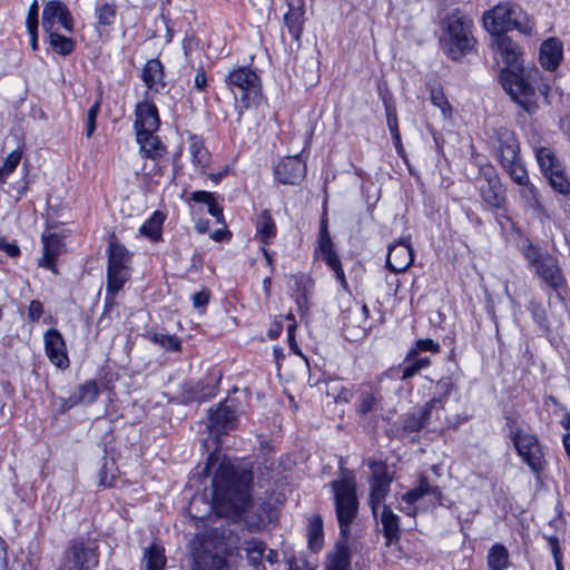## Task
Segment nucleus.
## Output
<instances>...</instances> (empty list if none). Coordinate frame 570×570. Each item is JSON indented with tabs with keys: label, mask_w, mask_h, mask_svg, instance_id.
Masks as SVG:
<instances>
[{
	"label": "nucleus",
	"mask_w": 570,
	"mask_h": 570,
	"mask_svg": "<svg viewBox=\"0 0 570 570\" xmlns=\"http://www.w3.org/2000/svg\"><path fill=\"white\" fill-rule=\"evenodd\" d=\"M492 48L505 63L500 72V82L507 94L525 111L537 109V90L530 75H525L522 52L519 45L508 35L492 37Z\"/></svg>",
	"instance_id": "f257e3e1"
},
{
	"label": "nucleus",
	"mask_w": 570,
	"mask_h": 570,
	"mask_svg": "<svg viewBox=\"0 0 570 570\" xmlns=\"http://www.w3.org/2000/svg\"><path fill=\"white\" fill-rule=\"evenodd\" d=\"M494 149L498 161L511 180L521 187L520 195L532 208L540 206V195L530 181L525 164L521 157L520 141L517 134L507 127L493 130Z\"/></svg>",
	"instance_id": "f03ea898"
},
{
	"label": "nucleus",
	"mask_w": 570,
	"mask_h": 570,
	"mask_svg": "<svg viewBox=\"0 0 570 570\" xmlns=\"http://www.w3.org/2000/svg\"><path fill=\"white\" fill-rule=\"evenodd\" d=\"M248 503V481L235 468L223 462L213 478V509L217 514L236 518Z\"/></svg>",
	"instance_id": "7ed1b4c3"
},
{
	"label": "nucleus",
	"mask_w": 570,
	"mask_h": 570,
	"mask_svg": "<svg viewBox=\"0 0 570 570\" xmlns=\"http://www.w3.org/2000/svg\"><path fill=\"white\" fill-rule=\"evenodd\" d=\"M473 21L459 9L448 13L440 22V45L444 53L453 61H460L470 53L475 45Z\"/></svg>",
	"instance_id": "20e7f679"
},
{
	"label": "nucleus",
	"mask_w": 570,
	"mask_h": 570,
	"mask_svg": "<svg viewBox=\"0 0 570 570\" xmlns=\"http://www.w3.org/2000/svg\"><path fill=\"white\" fill-rule=\"evenodd\" d=\"M484 29L492 37L507 35L517 30L523 35H531L534 22L520 4L511 1L499 2L493 8L487 10L482 16Z\"/></svg>",
	"instance_id": "39448f33"
},
{
	"label": "nucleus",
	"mask_w": 570,
	"mask_h": 570,
	"mask_svg": "<svg viewBox=\"0 0 570 570\" xmlns=\"http://www.w3.org/2000/svg\"><path fill=\"white\" fill-rule=\"evenodd\" d=\"M191 570H227V548L217 530L197 534L190 542Z\"/></svg>",
	"instance_id": "423d86ee"
},
{
	"label": "nucleus",
	"mask_w": 570,
	"mask_h": 570,
	"mask_svg": "<svg viewBox=\"0 0 570 570\" xmlns=\"http://www.w3.org/2000/svg\"><path fill=\"white\" fill-rule=\"evenodd\" d=\"M226 87L234 95L239 104L238 115L242 117L243 109L258 107L263 99V86L259 75L247 66L233 68L224 79Z\"/></svg>",
	"instance_id": "0eeeda50"
},
{
	"label": "nucleus",
	"mask_w": 570,
	"mask_h": 570,
	"mask_svg": "<svg viewBox=\"0 0 570 570\" xmlns=\"http://www.w3.org/2000/svg\"><path fill=\"white\" fill-rule=\"evenodd\" d=\"M331 487L334 493L335 511L341 534L346 538L350 524L356 517L358 508L355 478L353 475H344L340 480L332 481Z\"/></svg>",
	"instance_id": "6e6552de"
},
{
	"label": "nucleus",
	"mask_w": 570,
	"mask_h": 570,
	"mask_svg": "<svg viewBox=\"0 0 570 570\" xmlns=\"http://www.w3.org/2000/svg\"><path fill=\"white\" fill-rule=\"evenodd\" d=\"M354 412L358 422L377 424L385 420L384 397L381 386L364 382L355 387Z\"/></svg>",
	"instance_id": "1a4fd4ad"
},
{
	"label": "nucleus",
	"mask_w": 570,
	"mask_h": 570,
	"mask_svg": "<svg viewBox=\"0 0 570 570\" xmlns=\"http://www.w3.org/2000/svg\"><path fill=\"white\" fill-rule=\"evenodd\" d=\"M99 564V546L95 539L79 538L67 547L58 570H94Z\"/></svg>",
	"instance_id": "9d476101"
},
{
	"label": "nucleus",
	"mask_w": 570,
	"mask_h": 570,
	"mask_svg": "<svg viewBox=\"0 0 570 570\" xmlns=\"http://www.w3.org/2000/svg\"><path fill=\"white\" fill-rule=\"evenodd\" d=\"M370 469L372 476L370 479V505L372 513L377 519L379 510L383 509L385 499L390 493L392 478L387 473V466L382 462H371Z\"/></svg>",
	"instance_id": "9b49d317"
},
{
	"label": "nucleus",
	"mask_w": 570,
	"mask_h": 570,
	"mask_svg": "<svg viewBox=\"0 0 570 570\" xmlns=\"http://www.w3.org/2000/svg\"><path fill=\"white\" fill-rule=\"evenodd\" d=\"M222 377V372H212L196 383L184 384L181 391L183 402L203 403L212 400L218 393Z\"/></svg>",
	"instance_id": "f8f14e48"
},
{
	"label": "nucleus",
	"mask_w": 570,
	"mask_h": 570,
	"mask_svg": "<svg viewBox=\"0 0 570 570\" xmlns=\"http://www.w3.org/2000/svg\"><path fill=\"white\" fill-rule=\"evenodd\" d=\"M512 440L523 462L533 471H540L543 465V454L537 438L527 430H517Z\"/></svg>",
	"instance_id": "ddd939ff"
},
{
	"label": "nucleus",
	"mask_w": 570,
	"mask_h": 570,
	"mask_svg": "<svg viewBox=\"0 0 570 570\" xmlns=\"http://www.w3.org/2000/svg\"><path fill=\"white\" fill-rule=\"evenodd\" d=\"M244 551L247 562L254 570H277L278 554L257 539L246 540Z\"/></svg>",
	"instance_id": "4468645a"
},
{
	"label": "nucleus",
	"mask_w": 570,
	"mask_h": 570,
	"mask_svg": "<svg viewBox=\"0 0 570 570\" xmlns=\"http://www.w3.org/2000/svg\"><path fill=\"white\" fill-rule=\"evenodd\" d=\"M57 22L66 31L73 32L75 21L67 4L60 0H50L45 3L42 10L41 26L43 31L53 30Z\"/></svg>",
	"instance_id": "2eb2a0df"
},
{
	"label": "nucleus",
	"mask_w": 570,
	"mask_h": 570,
	"mask_svg": "<svg viewBox=\"0 0 570 570\" xmlns=\"http://www.w3.org/2000/svg\"><path fill=\"white\" fill-rule=\"evenodd\" d=\"M306 173L307 166L301 156L285 157L274 167V177L283 185H299Z\"/></svg>",
	"instance_id": "dca6fc26"
},
{
	"label": "nucleus",
	"mask_w": 570,
	"mask_h": 570,
	"mask_svg": "<svg viewBox=\"0 0 570 570\" xmlns=\"http://www.w3.org/2000/svg\"><path fill=\"white\" fill-rule=\"evenodd\" d=\"M45 352L50 363L60 370L70 365L67 346L61 332L57 328H49L43 334Z\"/></svg>",
	"instance_id": "f3484780"
},
{
	"label": "nucleus",
	"mask_w": 570,
	"mask_h": 570,
	"mask_svg": "<svg viewBox=\"0 0 570 570\" xmlns=\"http://www.w3.org/2000/svg\"><path fill=\"white\" fill-rule=\"evenodd\" d=\"M135 134L138 131H158L160 128V116L155 102L148 98V91L145 92V99L137 102L135 107Z\"/></svg>",
	"instance_id": "a211bd4d"
},
{
	"label": "nucleus",
	"mask_w": 570,
	"mask_h": 570,
	"mask_svg": "<svg viewBox=\"0 0 570 570\" xmlns=\"http://www.w3.org/2000/svg\"><path fill=\"white\" fill-rule=\"evenodd\" d=\"M42 255L38 259V266L59 274L57 262L59 256L65 252V243L62 236L57 233H43L41 236Z\"/></svg>",
	"instance_id": "6ab92c4d"
},
{
	"label": "nucleus",
	"mask_w": 570,
	"mask_h": 570,
	"mask_svg": "<svg viewBox=\"0 0 570 570\" xmlns=\"http://www.w3.org/2000/svg\"><path fill=\"white\" fill-rule=\"evenodd\" d=\"M314 258L322 261L328 267V269L334 273V276L340 285L344 289H347L348 283L341 262V257L335 248L333 240L316 243L314 248Z\"/></svg>",
	"instance_id": "aec40b11"
},
{
	"label": "nucleus",
	"mask_w": 570,
	"mask_h": 570,
	"mask_svg": "<svg viewBox=\"0 0 570 570\" xmlns=\"http://www.w3.org/2000/svg\"><path fill=\"white\" fill-rule=\"evenodd\" d=\"M240 414L239 403L236 399H225L216 409L208 410L209 425L207 428H227L237 424Z\"/></svg>",
	"instance_id": "412c9836"
},
{
	"label": "nucleus",
	"mask_w": 570,
	"mask_h": 570,
	"mask_svg": "<svg viewBox=\"0 0 570 570\" xmlns=\"http://www.w3.org/2000/svg\"><path fill=\"white\" fill-rule=\"evenodd\" d=\"M288 10L283 16L284 26L296 42H301L305 24V0H285Z\"/></svg>",
	"instance_id": "4be33fe9"
},
{
	"label": "nucleus",
	"mask_w": 570,
	"mask_h": 570,
	"mask_svg": "<svg viewBox=\"0 0 570 570\" xmlns=\"http://www.w3.org/2000/svg\"><path fill=\"white\" fill-rule=\"evenodd\" d=\"M414 261L412 246L409 242H397L387 250L386 267L394 274L405 272Z\"/></svg>",
	"instance_id": "5701e85b"
},
{
	"label": "nucleus",
	"mask_w": 570,
	"mask_h": 570,
	"mask_svg": "<svg viewBox=\"0 0 570 570\" xmlns=\"http://www.w3.org/2000/svg\"><path fill=\"white\" fill-rule=\"evenodd\" d=\"M431 497L432 503H440L442 492L438 487H432L428 482L425 478L420 480V483L416 488L410 490L402 497V501L407 504L406 508H402L409 515H414L416 513V508L413 507L420 499L423 497Z\"/></svg>",
	"instance_id": "b1692460"
},
{
	"label": "nucleus",
	"mask_w": 570,
	"mask_h": 570,
	"mask_svg": "<svg viewBox=\"0 0 570 570\" xmlns=\"http://www.w3.org/2000/svg\"><path fill=\"white\" fill-rule=\"evenodd\" d=\"M140 78L146 85L148 92L153 91L155 94H159L167 86V82L165 81L164 65L157 58L147 60L141 70Z\"/></svg>",
	"instance_id": "393cba45"
},
{
	"label": "nucleus",
	"mask_w": 570,
	"mask_h": 570,
	"mask_svg": "<svg viewBox=\"0 0 570 570\" xmlns=\"http://www.w3.org/2000/svg\"><path fill=\"white\" fill-rule=\"evenodd\" d=\"M563 59V45L556 37L548 38L540 46L539 62L546 70H556Z\"/></svg>",
	"instance_id": "a878e982"
},
{
	"label": "nucleus",
	"mask_w": 570,
	"mask_h": 570,
	"mask_svg": "<svg viewBox=\"0 0 570 570\" xmlns=\"http://www.w3.org/2000/svg\"><path fill=\"white\" fill-rule=\"evenodd\" d=\"M156 131H138L136 141L142 158L159 160L167 153L166 145L155 135Z\"/></svg>",
	"instance_id": "bb28decb"
},
{
	"label": "nucleus",
	"mask_w": 570,
	"mask_h": 570,
	"mask_svg": "<svg viewBox=\"0 0 570 570\" xmlns=\"http://www.w3.org/2000/svg\"><path fill=\"white\" fill-rule=\"evenodd\" d=\"M532 149L540 171L546 179L566 167L550 147L532 145Z\"/></svg>",
	"instance_id": "cd10ccee"
},
{
	"label": "nucleus",
	"mask_w": 570,
	"mask_h": 570,
	"mask_svg": "<svg viewBox=\"0 0 570 570\" xmlns=\"http://www.w3.org/2000/svg\"><path fill=\"white\" fill-rule=\"evenodd\" d=\"M131 257L132 254L111 233L108 237L107 267L130 268Z\"/></svg>",
	"instance_id": "c85d7f7f"
},
{
	"label": "nucleus",
	"mask_w": 570,
	"mask_h": 570,
	"mask_svg": "<svg viewBox=\"0 0 570 570\" xmlns=\"http://www.w3.org/2000/svg\"><path fill=\"white\" fill-rule=\"evenodd\" d=\"M187 141L191 163L199 169L200 174H206V169L210 161V153L205 146L203 136L189 132Z\"/></svg>",
	"instance_id": "c756f323"
},
{
	"label": "nucleus",
	"mask_w": 570,
	"mask_h": 570,
	"mask_svg": "<svg viewBox=\"0 0 570 570\" xmlns=\"http://www.w3.org/2000/svg\"><path fill=\"white\" fill-rule=\"evenodd\" d=\"M277 226L268 209L262 210L255 222V237L264 246L273 244Z\"/></svg>",
	"instance_id": "7c9ffc66"
},
{
	"label": "nucleus",
	"mask_w": 570,
	"mask_h": 570,
	"mask_svg": "<svg viewBox=\"0 0 570 570\" xmlns=\"http://www.w3.org/2000/svg\"><path fill=\"white\" fill-rule=\"evenodd\" d=\"M543 412L547 413V425L570 428V412L556 397H544Z\"/></svg>",
	"instance_id": "2f4dec72"
},
{
	"label": "nucleus",
	"mask_w": 570,
	"mask_h": 570,
	"mask_svg": "<svg viewBox=\"0 0 570 570\" xmlns=\"http://www.w3.org/2000/svg\"><path fill=\"white\" fill-rule=\"evenodd\" d=\"M325 570H351V553L345 540L336 542L327 553Z\"/></svg>",
	"instance_id": "473e14b6"
},
{
	"label": "nucleus",
	"mask_w": 570,
	"mask_h": 570,
	"mask_svg": "<svg viewBox=\"0 0 570 570\" xmlns=\"http://www.w3.org/2000/svg\"><path fill=\"white\" fill-rule=\"evenodd\" d=\"M535 272L547 285L556 291L566 283L561 268L552 257L547 256L546 259L537 266Z\"/></svg>",
	"instance_id": "72a5a7b5"
},
{
	"label": "nucleus",
	"mask_w": 570,
	"mask_h": 570,
	"mask_svg": "<svg viewBox=\"0 0 570 570\" xmlns=\"http://www.w3.org/2000/svg\"><path fill=\"white\" fill-rule=\"evenodd\" d=\"M479 193L482 200L492 208L501 209L507 204L505 189L501 180L491 184H481Z\"/></svg>",
	"instance_id": "f704fd0d"
},
{
	"label": "nucleus",
	"mask_w": 570,
	"mask_h": 570,
	"mask_svg": "<svg viewBox=\"0 0 570 570\" xmlns=\"http://www.w3.org/2000/svg\"><path fill=\"white\" fill-rule=\"evenodd\" d=\"M189 202L205 204L208 214L212 215L218 224L225 225L223 207L218 205L213 193L206 190L193 191L190 194Z\"/></svg>",
	"instance_id": "c9c22d12"
},
{
	"label": "nucleus",
	"mask_w": 570,
	"mask_h": 570,
	"mask_svg": "<svg viewBox=\"0 0 570 570\" xmlns=\"http://www.w3.org/2000/svg\"><path fill=\"white\" fill-rule=\"evenodd\" d=\"M166 215L160 210H155L150 217L140 226L139 232L151 242H159L163 237V225Z\"/></svg>",
	"instance_id": "e433bc0d"
},
{
	"label": "nucleus",
	"mask_w": 570,
	"mask_h": 570,
	"mask_svg": "<svg viewBox=\"0 0 570 570\" xmlns=\"http://www.w3.org/2000/svg\"><path fill=\"white\" fill-rule=\"evenodd\" d=\"M46 33L48 35L49 45L55 53L66 57L75 51L76 41L72 38L66 37L55 29Z\"/></svg>",
	"instance_id": "4c0bfd02"
},
{
	"label": "nucleus",
	"mask_w": 570,
	"mask_h": 570,
	"mask_svg": "<svg viewBox=\"0 0 570 570\" xmlns=\"http://www.w3.org/2000/svg\"><path fill=\"white\" fill-rule=\"evenodd\" d=\"M380 521L387 541L397 540L400 535L399 517L389 507L383 505Z\"/></svg>",
	"instance_id": "58836bf2"
},
{
	"label": "nucleus",
	"mask_w": 570,
	"mask_h": 570,
	"mask_svg": "<svg viewBox=\"0 0 570 570\" xmlns=\"http://www.w3.org/2000/svg\"><path fill=\"white\" fill-rule=\"evenodd\" d=\"M443 406L439 404L438 400L428 401L422 407H420L414 413V419L416 422L415 428H425L432 422V417H439L440 413L443 411Z\"/></svg>",
	"instance_id": "ea45409f"
},
{
	"label": "nucleus",
	"mask_w": 570,
	"mask_h": 570,
	"mask_svg": "<svg viewBox=\"0 0 570 570\" xmlns=\"http://www.w3.org/2000/svg\"><path fill=\"white\" fill-rule=\"evenodd\" d=\"M487 562L490 570H505L509 567L508 549L500 543L493 544L488 552Z\"/></svg>",
	"instance_id": "a19ab883"
},
{
	"label": "nucleus",
	"mask_w": 570,
	"mask_h": 570,
	"mask_svg": "<svg viewBox=\"0 0 570 570\" xmlns=\"http://www.w3.org/2000/svg\"><path fill=\"white\" fill-rule=\"evenodd\" d=\"M144 559L146 570H163L166 564L165 550L157 543L145 549Z\"/></svg>",
	"instance_id": "79ce46f5"
},
{
	"label": "nucleus",
	"mask_w": 570,
	"mask_h": 570,
	"mask_svg": "<svg viewBox=\"0 0 570 570\" xmlns=\"http://www.w3.org/2000/svg\"><path fill=\"white\" fill-rule=\"evenodd\" d=\"M130 268L107 267L106 287L110 292H120L128 282Z\"/></svg>",
	"instance_id": "37998d69"
},
{
	"label": "nucleus",
	"mask_w": 570,
	"mask_h": 570,
	"mask_svg": "<svg viewBox=\"0 0 570 570\" xmlns=\"http://www.w3.org/2000/svg\"><path fill=\"white\" fill-rule=\"evenodd\" d=\"M95 18L98 26L109 27L114 24L117 18V4L115 2L97 3Z\"/></svg>",
	"instance_id": "c03bdc74"
},
{
	"label": "nucleus",
	"mask_w": 570,
	"mask_h": 570,
	"mask_svg": "<svg viewBox=\"0 0 570 570\" xmlns=\"http://www.w3.org/2000/svg\"><path fill=\"white\" fill-rule=\"evenodd\" d=\"M99 395V386L95 380L86 381L80 384L73 396L78 404H91L96 401Z\"/></svg>",
	"instance_id": "a18cd8bd"
},
{
	"label": "nucleus",
	"mask_w": 570,
	"mask_h": 570,
	"mask_svg": "<svg viewBox=\"0 0 570 570\" xmlns=\"http://www.w3.org/2000/svg\"><path fill=\"white\" fill-rule=\"evenodd\" d=\"M307 535L309 549L318 551L323 544V522L320 515L309 519Z\"/></svg>",
	"instance_id": "49530a36"
},
{
	"label": "nucleus",
	"mask_w": 570,
	"mask_h": 570,
	"mask_svg": "<svg viewBox=\"0 0 570 570\" xmlns=\"http://www.w3.org/2000/svg\"><path fill=\"white\" fill-rule=\"evenodd\" d=\"M22 158V150L17 148L12 150L0 166V186H3L9 176L14 173Z\"/></svg>",
	"instance_id": "de8ad7c7"
},
{
	"label": "nucleus",
	"mask_w": 570,
	"mask_h": 570,
	"mask_svg": "<svg viewBox=\"0 0 570 570\" xmlns=\"http://www.w3.org/2000/svg\"><path fill=\"white\" fill-rule=\"evenodd\" d=\"M547 181L554 193L562 196L570 195V177L566 167L551 175Z\"/></svg>",
	"instance_id": "09e8293b"
},
{
	"label": "nucleus",
	"mask_w": 570,
	"mask_h": 570,
	"mask_svg": "<svg viewBox=\"0 0 570 570\" xmlns=\"http://www.w3.org/2000/svg\"><path fill=\"white\" fill-rule=\"evenodd\" d=\"M148 340L170 352H180L183 348L180 340L176 335L153 333L147 335Z\"/></svg>",
	"instance_id": "8fccbe9b"
},
{
	"label": "nucleus",
	"mask_w": 570,
	"mask_h": 570,
	"mask_svg": "<svg viewBox=\"0 0 570 570\" xmlns=\"http://www.w3.org/2000/svg\"><path fill=\"white\" fill-rule=\"evenodd\" d=\"M440 351V344L434 342L432 338H420L415 341L414 345L407 351L405 355V362L411 361L422 352H431L433 354H438Z\"/></svg>",
	"instance_id": "3c124183"
},
{
	"label": "nucleus",
	"mask_w": 570,
	"mask_h": 570,
	"mask_svg": "<svg viewBox=\"0 0 570 570\" xmlns=\"http://www.w3.org/2000/svg\"><path fill=\"white\" fill-rule=\"evenodd\" d=\"M431 365V360L428 356L414 357L409 362L404 361V365L402 367L401 380L406 381L415 376L420 371L429 367Z\"/></svg>",
	"instance_id": "603ef678"
},
{
	"label": "nucleus",
	"mask_w": 570,
	"mask_h": 570,
	"mask_svg": "<svg viewBox=\"0 0 570 570\" xmlns=\"http://www.w3.org/2000/svg\"><path fill=\"white\" fill-rule=\"evenodd\" d=\"M430 99L433 106L441 109L445 118L452 115V107L448 101L443 88L441 86L431 88Z\"/></svg>",
	"instance_id": "864d4df0"
},
{
	"label": "nucleus",
	"mask_w": 570,
	"mask_h": 570,
	"mask_svg": "<svg viewBox=\"0 0 570 570\" xmlns=\"http://www.w3.org/2000/svg\"><path fill=\"white\" fill-rule=\"evenodd\" d=\"M435 389L438 395H434L432 400H438L439 404L444 407L450 394L455 389L454 381L451 376H443L436 382Z\"/></svg>",
	"instance_id": "5fc2aeb1"
},
{
	"label": "nucleus",
	"mask_w": 570,
	"mask_h": 570,
	"mask_svg": "<svg viewBox=\"0 0 570 570\" xmlns=\"http://www.w3.org/2000/svg\"><path fill=\"white\" fill-rule=\"evenodd\" d=\"M101 95L98 96L96 101L91 105V107L88 109L87 112V119H86V137L90 138L97 128V117L100 112L101 108Z\"/></svg>",
	"instance_id": "6e6d98bb"
},
{
	"label": "nucleus",
	"mask_w": 570,
	"mask_h": 570,
	"mask_svg": "<svg viewBox=\"0 0 570 570\" xmlns=\"http://www.w3.org/2000/svg\"><path fill=\"white\" fill-rule=\"evenodd\" d=\"M528 309L531 313L533 321L541 327L547 330L549 327V320L544 306L537 301L529 303Z\"/></svg>",
	"instance_id": "4d7b16f0"
},
{
	"label": "nucleus",
	"mask_w": 570,
	"mask_h": 570,
	"mask_svg": "<svg viewBox=\"0 0 570 570\" xmlns=\"http://www.w3.org/2000/svg\"><path fill=\"white\" fill-rule=\"evenodd\" d=\"M116 479V468L114 462H105L99 471V484L102 487H112Z\"/></svg>",
	"instance_id": "13d9d810"
},
{
	"label": "nucleus",
	"mask_w": 570,
	"mask_h": 570,
	"mask_svg": "<svg viewBox=\"0 0 570 570\" xmlns=\"http://www.w3.org/2000/svg\"><path fill=\"white\" fill-rule=\"evenodd\" d=\"M312 289L313 282L311 278L306 277L305 275H298L294 277V285L292 287L293 297H295L296 294H312Z\"/></svg>",
	"instance_id": "bf43d9fd"
},
{
	"label": "nucleus",
	"mask_w": 570,
	"mask_h": 570,
	"mask_svg": "<svg viewBox=\"0 0 570 570\" xmlns=\"http://www.w3.org/2000/svg\"><path fill=\"white\" fill-rule=\"evenodd\" d=\"M287 320L292 321V323L287 326V342H288V346H289V350L296 354V355H299L302 357H304L303 353H302V350L299 348L297 342H296V338H295V331H296V322H295V317L293 314H288L286 316Z\"/></svg>",
	"instance_id": "052dcab7"
},
{
	"label": "nucleus",
	"mask_w": 570,
	"mask_h": 570,
	"mask_svg": "<svg viewBox=\"0 0 570 570\" xmlns=\"http://www.w3.org/2000/svg\"><path fill=\"white\" fill-rule=\"evenodd\" d=\"M523 256L530 264V266L537 268L538 265H540L546 257L542 256V253L540 252V248L538 246H534L533 244H528L523 248Z\"/></svg>",
	"instance_id": "680f3d73"
},
{
	"label": "nucleus",
	"mask_w": 570,
	"mask_h": 570,
	"mask_svg": "<svg viewBox=\"0 0 570 570\" xmlns=\"http://www.w3.org/2000/svg\"><path fill=\"white\" fill-rule=\"evenodd\" d=\"M377 95L383 102L384 110L396 108V104L393 97L392 91L389 89L386 82L379 81L377 83Z\"/></svg>",
	"instance_id": "e2e57ef3"
},
{
	"label": "nucleus",
	"mask_w": 570,
	"mask_h": 570,
	"mask_svg": "<svg viewBox=\"0 0 570 570\" xmlns=\"http://www.w3.org/2000/svg\"><path fill=\"white\" fill-rule=\"evenodd\" d=\"M333 240L328 230V216L326 200L323 204V213L320 220V229L317 234L316 243L331 242Z\"/></svg>",
	"instance_id": "0e129e2a"
},
{
	"label": "nucleus",
	"mask_w": 570,
	"mask_h": 570,
	"mask_svg": "<svg viewBox=\"0 0 570 570\" xmlns=\"http://www.w3.org/2000/svg\"><path fill=\"white\" fill-rule=\"evenodd\" d=\"M28 168L24 167V174L23 176L21 177V179H19L18 181H16L11 188L14 190V200L16 202H19L22 199V197L26 195V193L28 191L29 189V185H30V180L28 178Z\"/></svg>",
	"instance_id": "69168bd1"
},
{
	"label": "nucleus",
	"mask_w": 570,
	"mask_h": 570,
	"mask_svg": "<svg viewBox=\"0 0 570 570\" xmlns=\"http://www.w3.org/2000/svg\"><path fill=\"white\" fill-rule=\"evenodd\" d=\"M209 299L210 291L208 288H203L191 295L193 307L203 312L208 305Z\"/></svg>",
	"instance_id": "338daca9"
},
{
	"label": "nucleus",
	"mask_w": 570,
	"mask_h": 570,
	"mask_svg": "<svg viewBox=\"0 0 570 570\" xmlns=\"http://www.w3.org/2000/svg\"><path fill=\"white\" fill-rule=\"evenodd\" d=\"M51 403L59 414L67 412L78 404L73 394L69 397H55Z\"/></svg>",
	"instance_id": "774afa93"
}]
</instances>
